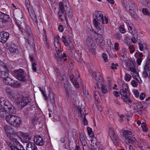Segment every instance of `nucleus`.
Returning <instances> with one entry per match:
<instances>
[{
    "label": "nucleus",
    "instance_id": "33",
    "mask_svg": "<svg viewBox=\"0 0 150 150\" xmlns=\"http://www.w3.org/2000/svg\"><path fill=\"white\" fill-rule=\"evenodd\" d=\"M143 71L142 73V76L144 77H149L150 75V71L148 70H146L143 69Z\"/></svg>",
    "mask_w": 150,
    "mask_h": 150
},
{
    "label": "nucleus",
    "instance_id": "1",
    "mask_svg": "<svg viewBox=\"0 0 150 150\" xmlns=\"http://www.w3.org/2000/svg\"><path fill=\"white\" fill-rule=\"evenodd\" d=\"M4 129L6 136L10 139L11 143L8 144V147L9 149L11 150H23V147L22 145L15 137L14 131L10 127L7 126H5Z\"/></svg>",
    "mask_w": 150,
    "mask_h": 150
},
{
    "label": "nucleus",
    "instance_id": "46",
    "mask_svg": "<svg viewBox=\"0 0 150 150\" xmlns=\"http://www.w3.org/2000/svg\"><path fill=\"white\" fill-rule=\"evenodd\" d=\"M80 134V139L81 142L84 140H85V135L83 133H79Z\"/></svg>",
    "mask_w": 150,
    "mask_h": 150
},
{
    "label": "nucleus",
    "instance_id": "28",
    "mask_svg": "<svg viewBox=\"0 0 150 150\" xmlns=\"http://www.w3.org/2000/svg\"><path fill=\"white\" fill-rule=\"evenodd\" d=\"M130 144H126V148L127 150H135L136 147L135 145L132 142L129 143Z\"/></svg>",
    "mask_w": 150,
    "mask_h": 150
},
{
    "label": "nucleus",
    "instance_id": "19",
    "mask_svg": "<svg viewBox=\"0 0 150 150\" xmlns=\"http://www.w3.org/2000/svg\"><path fill=\"white\" fill-rule=\"evenodd\" d=\"M3 80L4 82L6 84L10 86H12L15 85V81L8 76L4 78Z\"/></svg>",
    "mask_w": 150,
    "mask_h": 150
},
{
    "label": "nucleus",
    "instance_id": "49",
    "mask_svg": "<svg viewBox=\"0 0 150 150\" xmlns=\"http://www.w3.org/2000/svg\"><path fill=\"white\" fill-rule=\"evenodd\" d=\"M119 30L122 33H124L125 32V29L124 28L122 25H121L119 28Z\"/></svg>",
    "mask_w": 150,
    "mask_h": 150
},
{
    "label": "nucleus",
    "instance_id": "39",
    "mask_svg": "<svg viewBox=\"0 0 150 150\" xmlns=\"http://www.w3.org/2000/svg\"><path fill=\"white\" fill-rule=\"evenodd\" d=\"M131 78V76L129 74H125L124 79L127 82L129 81Z\"/></svg>",
    "mask_w": 150,
    "mask_h": 150
},
{
    "label": "nucleus",
    "instance_id": "56",
    "mask_svg": "<svg viewBox=\"0 0 150 150\" xmlns=\"http://www.w3.org/2000/svg\"><path fill=\"white\" fill-rule=\"evenodd\" d=\"M119 45L118 43L116 42L115 43L114 47V49L115 50L117 51L119 50V48L118 47Z\"/></svg>",
    "mask_w": 150,
    "mask_h": 150
},
{
    "label": "nucleus",
    "instance_id": "34",
    "mask_svg": "<svg viewBox=\"0 0 150 150\" xmlns=\"http://www.w3.org/2000/svg\"><path fill=\"white\" fill-rule=\"evenodd\" d=\"M62 40L64 42V44L66 46H68L69 45V43H70V41L69 40H66L64 36L62 37Z\"/></svg>",
    "mask_w": 150,
    "mask_h": 150
},
{
    "label": "nucleus",
    "instance_id": "51",
    "mask_svg": "<svg viewBox=\"0 0 150 150\" xmlns=\"http://www.w3.org/2000/svg\"><path fill=\"white\" fill-rule=\"evenodd\" d=\"M118 66L117 64H115L114 63L111 64V67L113 69H117V67Z\"/></svg>",
    "mask_w": 150,
    "mask_h": 150
},
{
    "label": "nucleus",
    "instance_id": "18",
    "mask_svg": "<svg viewBox=\"0 0 150 150\" xmlns=\"http://www.w3.org/2000/svg\"><path fill=\"white\" fill-rule=\"evenodd\" d=\"M77 78V80H76L74 75H72L70 76V79L74 86L76 88H78L79 87L78 81L80 80V79H79V76Z\"/></svg>",
    "mask_w": 150,
    "mask_h": 150
},
{
    "label": "nucleus",
    "instance_id": "29",
    "mask_svg": "<svg viewBox=\"0 0 150 150\" xmlns=\"http://www.w3.org/2000/svg\"><path fill=\"white\" fill-rule=\"evenodd\" d=\"M24 134L23 133L21 132H18L16 133L14 132V136H15L16 137H15L17 139L16 140L18 142V139H21L22 138V137L23 135Z\"/></svg>",
    "mask_w": 150,
    "mask_h": 150
},
{
    "label": "nucleus",
    "instance_id": "59",
    "mask_svg": "<svg viewBox=\"0 0 150 150\" xmlns=\"http://www.w3.org/2000/svg\"><path fill=\"white\" fill-rule=\"evenodd\" d=\"M83 123L84 125H86L88 124V122L87 120L85 118V116L84 115L83 118Z\"/></svg>",
    "mask_w": 150,
    "mask_h": 150
},
{
    "label": "nucleus",
    "instance_id": "32",
    "mask_svg": "<svg viewBox=\"0 0 150 150\" xmlns=\"http://www.w3.org/2000/svg\"><path fill=\"white\" fill-rule=\"evenodd\" d=\"M109 134L112 139H115V134L112 128H110L109 130Z\"/></svg>",
    "mask_w": 150,
    "mask_h": 150
},
{
    "label": "nucleus",
    "instance_id": "9",
    "mask_svg": "<svg viewBox=\"0 0 150 150\" xmlns=\"http://www.w3.org/2000/svg\"><path fill=\"white\" fill-rule=\"evenodd\" d=\"M86 46L90 52H93L96 48V45L94 41L91 38H88L86 41Z\"/></svg>",
    "mask_w": 150,
    "mask_h": 150
},
{
    "label": "nucleus",
    "instance_id": "48",
    "mask_svg": "<svg viewBox=\"0 0 150 150\" xmlns=\"http://www.w3.org/2000/svg\"><path fill=\"white\" fill-rule=\"evenodd\" d=\"M85 109L84 108H82L80 109V112L81 115L82 116V115H85L86 114L85 112Z\"/></svg>",
    "mask_w": 150,
    "mask_h": 150
},
{
    "label": "nucleus",
    "instance_id": "20",
    "mask_svg": "<svg viewBox=\"0 0 150 150\" xmlns=\"http://www.w3.org/2000/svg\"><path fill=\"white\" fill-rule=\"evenodd\" d=\"M15 116V115H8L6 117V120L9 124L12 125Z\"/></svg>",
    "mask_w": 150,
    "mask_h": 150
},
{
    "label": "nucleus",
    "instance_id": "52",
    "mask_svg": "<svg viewBox=\"0 0 150 150\" xmlns=\"http://www.w3.org/2000/svg\"><path fill=\"white\" fill-rule=\"evenodd\" d=\"M58 30L60 32H62L64 30V28L62 25H59L58 28Z\"/></svg>",
    "mask_w": 150,
    "mask_h": 150
},
{
    "label": "nucleus",
    "instance_id": "35",
    "mask_svg": "<svg viewBox=\"0 0 150 150\" xmlns=\"http://www.w3.org/2000/svg\"><path fill=\"white\" fill-rule=\"evenodd\" d=\"M49 98L51 103L53 104L55 103L54 99V95L53 93H50L49 95Z\"/></svg>",
    "mask_w": 150,
    "mask_h": 150
},
{
    "label": "nucleus",
    "instance_id": "60",
    "mask_svg": "<svg viewBox=\"0 0 150 150\" xmlns=\"http://www.w3.org/2000/svg\"><path fill=\"white\" fill-rule=\"evenodd\" d=\"M129 48L130 50V52L131 53H133L134 52V50L133 47L131 46H129Z\"/></svg>",
    "mask_w": 150,
    "mask_h": 150
},
{
    "label": "nucleus",
    "instance_id": "22",
    "mask_svg": "<svg viewBox=\"0 0 150 150\" xmlns=\"http://www.w3.org/2000/svg\"><path fill=\"white\" fill-rule=\"evenodd\" d=\"M31 139V138L29 136L28 134L25 133H24L21 140H22L23 143H27L30 142L29 141Z\"/></svg>",
    "mask_w": 150,
    "mask_h": 150
},
{
    "label": "nucleus",
    "instance_id": "62",
    "mask_svg": "<svg viewBox=\"0 0 150 150\" xmlns=\"http://www.w3.org/2000/svg\"><path fill=\"white\" fill-rule=\"evenodd\" d=\"M142 59L141 58H138L137 60V62L139 65H140L142 62Z\"/></svg>",
    "mask_w": 150,
    "mask_h": 150
},
{
    "label": "nucleus",
    "instance_id": "58",
    "mask_svg": "<svg viewBox=\"0 0 150 150\" xmlns=\"http://www.w3.org/2000/svg\"><path fill=\"white\" fill-rule=\"evenodd\" d=\"M140 3H142L144 5H146L147 4L146 0H138Z\"/></svg>",
    "mask_w": 150,
    "mask_h": 150
},
{
    "label": "nucleus",
    "instance_id": "43",
    "mask_svg": "<svg viewBox=\"0 0 150 150\" xmlns=\"http://www.w3.org/2000/svg\"><path fill=\"white\" fill-rule=\"evenodd\" d=\"M142 12L144 14L148 16L150 15L148 10L146 8H143L142 10Z\"/></svg>",
    "mask_w": 150,
    "mask_h": 150
},
{
    "label": "nucleus",
    "instance_id": "17",
    "mask_svg": "<svg viewBox=\"0 0 150 150\" xmlns=\"http://www.w3.org/2000/svg\"><path fill=\"white\" fill-rule=\"evenodd\" d=\"M34 141L37 145L39 146H42L44 144L43 140L39 135H35L34 137Z\"/></svg>",
    "mask_w": 150,
    "mask_h": 150
},
{
    "label": "nucleus",
    "instance_id": "11",
    "mask_svg": "<svg viewBox=\"0 0 150 150\" xmlns=\"http://www.w3.org/2000/svg\"><path fill=\"white\" fill-rule=\"evenodd\" d=\"M96 41L98 45L100 47L103 48L105 45V41L101 35L98 34L95 38Z\"/></svg>",
    "mask_w": 150,
    "mask_h": 150
},
{
    "label": "nucleus",
    "instance_id": "54",
    "mask_svg": "<svg viewBox=\"0 0 150 150\" xmlns=\"http://www.w3.org/2000/svg\"><path fill=\"white\" fill-rule=\"evenodd\" d=\"M9 50L10 52L12 53L15 52L16 50V48L13 47H10L9 48Z\"/></svg>",
    "mask_w": 150,
    "mask_h": 150
},
{
    "label": "nucleus",
    "instance_id": "25",
    "mask_svg": "<svg viewBox=\"0 0 150 150\" xmlns=\"http://www.w3.org/2000/svg\"><path fill=\"white\" fill-rule=\"evenodd\" d=\"M131 74L133 77L136 79L139 83H140L142 82V81L137 71L133 73L131 72Z\"/></svg>",
    "mask_w": 150,
    "mask_h": 150
},
{
    "label": "nucleus",
    "instance_id": "61",
    "mask_svg": "<svg viewBox=\"0 0 150 150\" xmlns=\"http://www.w3.org/2000/svg\"><path fill=\"white\" fill-rule=\"evenodd\" d=\"M129 70L131 72L133 73L134 72L137 71L134 67H130L129 68Z\"/></svg>",
    "mask_w": 150,
    "mask_h": 150
},
{
    "label": "nucleus",
    "instance_id": "50",
    "mask_svg": "<svg viewBox=\"0 0 150 150\" xmlns=\"http://www.w3.org/2000/svg\"><path fill=\"white\" fill-rule=\"evenodd\" d=\"M141 127L142 128V130L144 132H146L147 131V130L146 128V125L144 122H143L142 123Z\"/></svg>",
    "mask_w": 150,
    "mask_h": 150
},
{
    "label": "nucleus",
    "instance_id": "30",
    "mask_svg": "<svg viewBox=\"0 0 150 150\" xmlns=\"http://www.w3.org/2000/svg\"><path fill=\"white\" fill-rule=\"evenodd\" d=\"M26 150H30L31 148H33L34 147H35V144L31 142H29L26 144Z\"/></svg>",
    "mask_w": 150,
    "mask_h": 150
},
{
    "label": "nucleus",
    "instance_id": "40",
    "mask_svg": "<svg viewBox=\"0 0 150 150\" xmlns=\"http://www.w3.org/2000/svg\"><path fill=\"white\" fill-rule=\"evenodd\" d=\"M101 90L103 93H108V90L107 88L103 85H101Z\"/></svg>",
    "mask_w": 150,
    "mask_h": 150
},
{
    "label": "nucleus",
    "instance_id": "36",
    "mask_svg": "<svg viewBox=\"0 0 150 150\" xmlns=\"http://www.w3.org/2000/svg\"><path fill=\"white\" fill-rule=\"evenodd\" d=\"M127 91V92L129 91L128 89V85L127 84H123L122 85V88L120 90V91Z\"/></svg>",
    "mask_w": 150,
    "mask_h": 150
},
{
    "label": "nucleus",
    "instance_id": "44",
    "mask_svg": "<svg viewBox=\"0 0 150 150\" xmlns=\"http://www.w3.org/2000/svg\"><path fill=\"white\" fill-rule=\"evenodd\" d=\"M133 93L135 96L138 98L139 96V93L137 90L134 89L133 91Z\"/></svg>",
    "mask_w": 150,
    "mask_h": 150
},
{
    "label": "nucleus",
    "instance_id": "41",
    "mask_svg": "<svg viewBox=\"0 0 150 150\" xmlns=\"http://www.w3.org/2000/svg\"><path fill=\"white\" fill-rule=\"evenodd\" d=\"M88 132V134L89 135L90 137H93V135L92 133V129L91 128L89 127H88L87 128Z\"/></svg>",
    "mask_w": 150,
    "mask_h": 150
},
{
    "label": "nucleus",
    "instance_id": "31",
    "mask_svg": "<svg viewBox=\"0 0 150 150\" xmlns=\"http://www.w3.org/2000/svg\"><path fill=\"white\" fill-rule=\"evenodd\" d=\"M126 24L127 26L128 29L129 30V32L132 33V25L131 24V22L130 21L127 20L126 21Z\"/></svg>",
    "mask_w": 150,
    "mask_h": 150
},
{
    "label": "nucleus",
    "instance_id": "13",
    "mask_svg": "<svg viewBox=\"0 0 150 150\" xmlns=\"http://www.w3.org/2000/svg\"><path fill=\"white\" fill-rule=\"evenodd\" d=\"M15 72L16 73L17 77L19 80L24 81L26 80V77L22 69H19L18 70H16Z\"/></svg>",
    "mask_w": 150,
    "mask_h": 150
},
{
    "label": "nucleus",
    "instance_id": "15",
    "mask_svg": "<svg viewBox=\"0 0 150 150\" xmlns=\"http://www.w3.org/2000/svg\"><path fill=\"white\" fill-rule=\"evenodd\" d=\"M28 102V98L23 97L22 98H19L18 100V104L21 107L25 106Z\"/></svg>",
    "mask_w": 150,
    "mask_h": 150
},
{
    "label": "nucleus",
    "instance_id": "53",
    "mask_svg": "<svg viewBox=\"0 0 150 150\" xmlns=\"http://www.w3.org/2000/svg\"><path fill=\"white\" fill-rule=\"evenodd\" d=\"M131 83L132 86L134 87H136L138 85L137 83L134 80L132 81Z\"/></svg>",
    "mask_w": 150,
    "mask_h": 150
},
{
    "label": "nucleus",
    "instance_id": "6",
    "mask_svg": "<svg viewBox=\"0 0 150 150\" xmlns=\"http://www.w3.org/2000/svg\"><path fill=\"white\" fill-rule=\"evenodd\" d=\"M121 2L123 6L126 11H129L132 14L136 16V18L138 16L136 14V5L133 2H129L127 1L122 0Z\"/></svg>",
    "mask_w": 150,
    "mask_h": 150
},
{
    "label": "nucleus",
    "instance_id": "47",
    "mask_svg": "<svg viewBox=\"0 0 150 150\" xmlns=\"http://www.w3.org/2000/svg\"><path fill=\"white\" fill-rule=\"evenodd\" d=\"M102 57L103 58L104 61L105 62H107L108 61V59L107 58V55L103 53L102 55Z\"/></svg>",
    "mask_w": 150,
    "mask_h": 150
},
{
    "label": "nucleus",
    "instance_id": "45",
    "mask_svg": "<svg viewBox=\"0 0 150 150\" xmlns=\"http://www.w3.org/2000/svg\"><path fill=\"white\" fill-rule=\"evenodd\" d=\"M143 69L150 71V64H146Z\"/></svg>",
    "mask_w": 150,
    "mask_h": 150
},
{
    "label": "nucleus",
    "instance_id": "57",
    "mask_svg": "<svg viewBox=\"0 0 150 150\" xmlns=\"http://www.w3.org/2000/svg\"><path fill=\"white\" fill-rule=\"evenodd\" d=\"M40 91L42 92V93L43 95V96L45 100H47V96L45 94V93L42 90H41V89H40Z\"/></svg>",
    "mask_w": 150,
    "mask_h": 150
},
{
    "label": "nucleus",
    "instance_id": "12",
    "mask_svg": "<svg viewBox=\"0 0 150 150\" xmlns=\"http://www.w3.org/2000/svg\"><path fill=\"white\" fill-rule=\"evenodd\" d=\"M120 93L122 96V98L123 99L124 101L126 102H128L131 103L132 102V100L130 99L129 97V91L127 92V91H120Z\"/></svg>",
    "mask_w": 150,
    "mask_h": 150
},
{
    "label": "nucleus",
    "instance_id": "7",
    "mask_svg": "<svg viewBox=\"0 0 150 150\" xmlns=\"http://www.w3.org/2000/svg\"><path fill=\"white\" fill-rule=\"evenodd\" d=\"M123 135L125 138V142L126 144L134 142L136 141V139L134 136L132 135V133L129 130H124L123 133Z\"/></svg>",
    "mask_w": 150,
    "mask_h": 150
},
{
    "label": "nucleus",
    "instance_id": "10",
    "mask_svg": "<svg viewBox=\"0 0 150 150\" xmlns=\"http://www.w3.org/2000/svg\"><path fill=\"white\" fill-rule=\"evenodd\" d=\"M59 11L58 12V15L59 16V18L62 21H63L64 18L66 19V17L64 13V8L63 6V3L60 2L59 4Z\"/></svg>",
    "mask_w": 150,
    "mask_h": 150
},
{
    "label": "nucleus",
    "instance_id": "21",
    "mask_svg": "<svg viewBox=\"0 0 150 150\" xmlns=\"http://www.w3.org/2000/svg\"><path fill=\"white\" fill-rule=\"evenodd\" d=\"M1 62H0V64ZM8 74L7 68L5 65L0 68V76H3Z\"/></svg>",
    "mask_w": 150,
    "mask_h": 150
},
{
    "label": "nucleus",
    "instance_id": "27",
    "mask_svg": "<svg viewBox=\"0 0 150 150\" xmlns=\"http://www.w3.org/2000/svg\"><path fill=\"white\" fill-rule=\"evenodd\" d=\"M66 96L68 98H71L72 96L73 92L69 88L65 87Z\"/></svg>",
    "mask_w": 150,
    "mask_h": 150
},
{
    "label": "nucleus",
    "instance_id": "26",
    "mask_svg": "<svg viewBox=\"0 0 150 150\" xmlns=\"http://www.w3.org/2000/svg\"><path fill=\"white\" fill-rule=\"evenodd\" d=\"M66 96L68 98H71L72 96L73 92L69 88L65 87Z\"/></svg>",
    "mask_w": 150,
    "mask_h": 150
},
{
    "label": "nucleus",
    "instance_id": "16",
    "mask_svg": "<svg viewBox=\"0 0 150 150\" xmlns=\"http://www.w3.org/2000/svg\"><path fill=\"white\" fill-rule=\"evenodd\" d=\"M91 75L92 78L97 81L98 82H101L103 81V78L100 75V73L98 72L96 73L95 72L93 71Z\"/></svg>",
    "mask_w": 150,
    "mask_h": 150
},
{
    "label": "nucleus",
    "instance_id": "2",
    "mask_svg": "<svg viewBox=\"0 0 150 150\" xmlns=\"http://www.w3.org/2000/svg\"><path fill=\"white\" fill-rule=\"evenodd\" d=\"M0 104L2 106H4L3 108L0 107V116H4L7 113H13L15 112L14 107L9 101L4 98L0 99Z\"/></svg>",
    "mask_w": 150,
    "mask_h": 150
},
{
    "label": "nucleus",
    "instance_id": "37",
    "mask_svg": "<svg viewBox=\"0 0 150 150\" xmlns=\"http://www.w3.org/2000/svg\"><path fill=\"white\" fill-rule=\"evenodd\" d=\"M82 145H83V150L86 149L88 148V144L86 142V140H84L81 142Z\"/></svg>",
    "mask_w": 150,
    "mask_h": 150
},
{
    "label": "nucleus",
    "instance_id": "4",
    "mask_svg": "<svg viewBox=\"0 0 150 150\" xmlns=\"http://www.w3.org/2000/svg\"><path fill=\"white\" fill-rule=\"evenodd\" d=\"M95 18L93 19V22L95 27L98 28L101 23L107 24L108 23V19L106 16L103 17V15L100 11H95L94 12Z\"/></svg>",
    "mask_w": 150,
    "mask_h": 150
},
{
    "label": "nucleus",
    "instance_id": "24",
    "mask_svg": "<svg viewBox=\"0 0 150 150\" xmlns=\"http://www.w3.org/2000/svg\"><path fill=\"white\" fill-rule=\"evenodd\" d=\"M0 19L2 22H8L10 20L9 16L4 13H3L1 15Z\"/></svg>",
    "mask_w": 150,
    "mask_h": 150
},
{
    "label": "nucleus",
    "instance_id": "8",
    "mask_svg": "<svg viewBox=\"0 0 150 150\" xmlns=\"http://www.w3.org/2000/svg\"><path fill=\"white\" fill-rule=\"evenodd\" d=\"M25 4L30 13V16L33 21L36 23H37L38 22L36 18V16L35 14L34 11L32 9L31 7L29 1L28 0H25Z\"/></svg>",
    "mask_w": 150,
    "mask_h": 150
},
{
    "label": "nucleus",
    "instance_id": "42",
    "mask_svg": "<svg viewBox=\"0 0 150 150\" xmlns=\"http://www.w3.org/2000/svg\"><path fill=\"white\" fill-rule=\"evenodd\" d=\"M100 97L99 93L97 92H95L94 94V98L96 100H98Z\"/></svg>",
    "mask_w": 150,
    "mask_h": 150
},
{
    "label": "nucleus",
    "instance_id": "55",
    "mask_svg": "<svg viewBox=\"0 0 150 150\" xmlns=\"http://www.w3.org/2000/svg\"><path fill=\"white\" fill-rule=\"evenodd\" d=\"M145 96V94L144 93H142L140 94V95L139 96V97L140 99L141 100H143L144 99Z\"/></svg>",
    "mask_w": 150,
    "mask_h": 150
},
{
    "label": "nucleus",
    "instance_id": "38",
    "mask_svg": "<svg viewBox=\"0 0 150 150\" xmlns=\"http://www.w3.org/2000/svg\"><path fill=\"white\" fill-rule=\"evenodd\" d=\"M37 65V62L35 61H33L32 62V70L34 71H36V66Z\"/></svg>",
    "mask_w": 150,
    "mask_h": 150
},
{
    "label": "nucleus",
    "instance_id": "3",
    "mask_svg": "<svg viewBox=\"0 0 150 150\" xmlns=\"http://www.w3.org/2000/svg\"><path fill=\"white\" fill-rule=\"evenodd\" d=\"M14 16H15V18L17 20L16 22L17 24H18V26L20 29H21V31L22 32H25V33L27 34V38H28V39H26L25 41H28V43H30L31 42H30V40H29V38L27 36L28 33L29 35V36L30 37L32 36L31 34V29L28 26L25 27V26L23 25H24V23L23 22L22 23H21V24H19V20L21 19L22 17V16L20 11H19L18 15L16 13H14Z\"/></svg>",
    "mask_w": 150,
    "mask_h": 150
},
{
    "label": "nucleus",
    "instance_id": "64",
    "mask_svg": "<svg viewBox=\"0 0 150 150\" xmlns=\"http://www.w3.org/2000/svg\"><path fill=\"white\" fill-rule=\"evenodd\" d=\"M146 64H150V55H148L147 57V59Z\"/></svg>",
    "mask_w": 150,
    "mask_h": 150
},
{
    "label": "nucleus",
    "instance_id": "63",
    "mask_svg": "<svg viewBox=\"0 0 150 150\" xmlns=\"http://www.w3.org/2000/svg\"><path fill=\"white\" fill-rule=\"evenodd\" d=\"M139 49L141 51L144 50V45L142 43H139Z\"/></svg>",
    "mask_w": 150,
    "mask_h": 150
},
{
    "label": "nucleus",
    "instance_id": "23",
    "mask_svg": "<svg viewBox=\"0 0 150 150\" xmlns=\"http://www.w3.org/2000/svg\"><path fill=\"white\" fill-rule=\"evenodd\" d=\"M21 123V120L20 117L16 116L15 119L13 124V126L15 127L19 126Z\"/></svg>",
    "mask_w": 150,
    "mask_h": 150
},
{
    "label": "nucleus",
    "instance_id": "5",
    "mask_svg": "<svg viewBox=\"0 0 150 150\" xmlns=\"http://www.w3.org/2000/svg\"><path fill=\"white\" fill-rule=\"evenodd\" d=\"M54 46L56 51L55 56L58 60L59 61L64 60L66 61L67 60L66 57L67 56L65 54H63L62 55L61 52L60 51V44L57 38H54Z\"/></svg>",
    "mask_w": 150,
    "mask_h": 150
},
{
    "label": "nucleus",
    "instance_id": "14",
    "mask_svg": "<svg viewBox=\"0 0 150 150\" xmlns=\"http://www.w3.org/2000/svg\"><path fill=\"white\" fill-rule=\"evenodd\" d=\"M9 34L7 32H2L0 33V42L5 43L9 38Z\"/></svg>",
    "mask_w": 150,
    "mask_h": 150
}]
</instances>
